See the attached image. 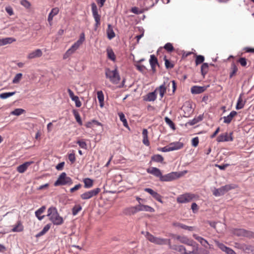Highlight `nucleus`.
Instances as JSON below:
<instances>
[{
  "label": "nucleus",
  "mask_w": 254,
  "mask_h": 254,
  "mask_svg": "<svg viewBox=\"0 0 254 254\" xmlns=\"http://www.w3.org/2000/svg\"><path fill=\"white\" fill-rule=\"evenodd\" d=\"M47 212V216L54 225H60L64 223L63 218L60 216L55 207H50Z\"/></svg>",
  "instance_id": "nucleus-1"
},
{
  "label": "nucleus",
  "mask_w": 254,
  "mask_h": 254,
  "mask_svg": "<svg viewBox=\"0 0 254 254\" xmlns=\"http://www.w3.org/2000/svg\"><path fill=\"white\" fill-rule=\"evenodd\" d=\"M171 84H172V86L173 92H174L176 89L175 81L174 80L169 81L168 79H166L162 85L156 89L155 91H156V92L157 91L159 92L160 99L163 97L166 93L167 88L169 87Z\"/></svg>",
  "instance_id": "nucleus-2"
},
{
  "label": "nucleus",
  "mask_w": 254,
  "mask_h": 254,
  "mask_svg": "<svg viewBox=\"0 0 254 254\" xmlns=\"http://www.w3.org/2000/svg\"><path fill=\"white\" fill-rule=\"evenodd\" d=\"M105 76L107 78L109 79L112 83L115 84H118L121 79L117 68L111 70L110 68H106L105 69Z\"/></svg>",
  "instance_id": "nucleus-3"
},
{
  "label": "nucleus",
  "mask_w": 254,
  "mask_h": 254,
  "mask_svg": "<svg viewBox=\"0 0 254 254\" xmlns=\"http://www.w3.org/2000/svg\"><path fill=\"white\" fill-rule=\"evenodd\" d=\"M73 182L72 179L67 177L65 172H63L59 177L57 180L55 182V186L71 185Z\"/></svg>",
  "instance_id": "nucleus-4"
},
{
  "label": "nucleus",
  "mask_w": 254,
  "mask_h": 254,
  "mask_svg": "<svg viewBox=\"0 0 254 254\" xmlns=\"http://www.w3.org/2000/svg\"><path fill=\"white\" fill-rule=\"evenodd\" d=\"M236 188V186L234 184H228L224 186H222L219 189L214 188L213 190V194L215 196H220L224 195L228 191L234 189Z\"/></svg>",
  "instance_id": "nucleus-5"
},
{
  "label": "nucleus",
  "mask_w": 254,
  "mask_h": 254,
  "mask_svg": "<svg viewBox=\"0 0 254 254\" xmlns=\"http://www.w3.org/2000/svg\"><path fill=\"white\" fill-rule=\"evenodd\" d=\"M146 237L147 240H149L150 242L157 245H163L168 244L169 245L170 243V239L154 237L148 232H146Z\"/></svg>",
  "instance_id": "nucleus-6"
},
{
  "label": "nucleus",
  "mask_w": 254,
  "mask_h": 254,
  "mask_svg": "<svg viewBox=\"0 0 254 254\" xmlns=\"http://www.w3.org/2000/svg\"><path fill=\"white\" fill-rule=\"evenodd\" d=\"M181 176L182 174L180 173L173 172L168 174L162 175V177H161V181H172L178 178H179Z\"/></svg>",
  "instance_id": "nucleus-7"
},
{
  "label": "nucleus",
  "mask_w": 254,
  "mask_h": 254,
  "mask_svg": "<svg viewBox=\"0 0 254 254\" xmlns=\"http://www.w3.org/2000/svg\"><path fill=\"white\" fill-rule=\"evenodd\" d=\"M194 197V195L190 193L179 195L177 198V201L180 203H187L191 201Z\"/></svg>",
  "instance_id": "nucleus-8"
},
{
  "label": "nucleus",
  "mask_w": 254,
  "mask_h": 254,
  "mask_svg": "<svg viewBox=\"0 0 254 254\" xmlns=\"http://www.w3.org/2000/svg\"><path fill=\"white\" fill-rule=\"evenodd\" d=\"M233 233L237 236H244L249 238H254V233L243 229H236Z\"/></svg>",
  "instance_id": "nucleus-9"
},
{
  "label": "nucleus",
  "mask_w": 254,
  "mask_h": 254,
  "mask_svg": "<svg viewBox=\"0 0 254 254\" xmlns=\"http://www.w3.org/2000/svg\"><path fill=\"white\" fill-rule=\"evenodd\" d=\"M92 11L93 17L95 21V30L100 25V15L98 14L97 7L95 3L91 4Z\"/></svg>",
  "instance_id": "nucleus-10"
},
{
  "label": "nucleus",
  "mask_w": 254,
  "mask_h": 254,
  "mask_svg": "<svg viewBox=\"0 0 254 254\" xmlns=\"http://www.w3.org/2000/svg\"><path fill=\"white\" fill-rule=\"evenodd\" d=\"M232 133H230V134L228 135L227 132H226L224 134H221L217 137L216 140L219 142L232 141L233 140V138L232 136Z\"/></svg>",
  "instance_id": "nucleus-11"
},
{
  "label": "nucleus",
  "mask_w": 254,
  "mask_h": 254,
  "mask_svg": "<svg viewBox=\"0 0 254 254\" xmlns=\"http://www.w3.org/2000/svg\"><path fill=\"white\" fill-rule=\"evenodd\" d=\"M169 247L171 249L176 252L180 253L181 254H189L187 252V248L182 245H173L169 244Z\"/></svg>",
  "instance_id": "nucleus-12"
},
{
  "label": "nucleus",
  "mask_w": 254,
  "mask_h": 254,
  "mask_svg": "<svg viewBox=\"0 0 254 254\" xmlns=\"http://www.w3.org/2000/svg\"><path fill=\"white\" fill-rule=\"evenodd\" d=\"M144 191L150 194L154 198H155L159 202L163 203L162 200V196L157 192L154 191L153 190L150 188L144 189Z\"/></svg>",
  "instance_id": "nucleus-13"
},
{
  "label": "nucleus",
  "mask_w": 254,
  "mask_h": 254,
  "mask_svg": "<svg viewBox=\"0 0 254 254\" xmlns=\"http://www.w3.org/2000/svg\"><path fill=\"white\" fill-rule=\"evenodd\" d=\"M79 46L74 43L72 46L65 52V53L63 56L64 59H66L68 58L70 55L73 54L76 50H77L79 48Z\"/></svg>",
  "instance_id": "nucleus-14"
},
{
  "label": "nucleus",
  "mask_w": 254,
  "mask_h": 254,
  "mask_svg": "<svg viewBox=\"0 0 254 254\" xmlns=\"http://www.w3.org/2000/svg\"><path fill=\"white\" fill-rule=\"evenodd\" d=\"M239 248L242 250V251H244L245 253H252L253 254H254V247H253L251 245H248L243 244L240 245L239 246Z\"/></svg>",
  "instance_id": "nucleus-15"
},
{
  "label": "nucleus",
  "mask_w": 254,
  "mask_h": 254,
  "mask_svg": "<svg viewBox=\"0 0 254 254\" xmlns=\"http://www.w3.org/2000/svg\"><path fill=\"white\" fill-rule=\"evenodd\" d=\"M207 89V86H193L190 91L192 94H197L203 92Z\"/></svg>",
  "instance_id": "nucleus-16"
},
{
  "label": "nucleus",
  "mask_w": 254,
  "mask_h": 254,
  "mask_svg": "<svg viewBox=\"0 0 254 254\" xmlns=\"http://www.w3.org/2000/svg\"><path fill=\"white\" fill-rule=\"evenodd\" d=\"M138 206L136 205L135 206L130 207L128 208H126L124 210V213L127 215H131L134 214L136 212H138Z\"/></svg>",
  "instance_id": "nucleus-17"
},
{
  "label": "nucleus",
  "mask_w": 254,
  "mask_h": 254,
  "mask_svg": "<svg viewBox=\"0 0 254 254\" xmlns=\"http://www.w3.org/2000/svg\"><path fill=\"white\" fill-rule=\"evenodd\" d=\"M147 173L152 174L154 176L159 177L160 179V180L161 181V177H162V174L161 172V171L155 167H152L151 169H148L147 170Z\"/></svg>",
  "instance_id": "nucleus-18"
},
{
  "label": "nucleus",
  "mask_w": 254,
  "mask_h": 254,
  "mask_svg": "<svg viewBox=\"0 0 254 254\" xmlns=\"http://www.w3.org/2000/svg\"><path fill=\"white\" fill-rule=\"evenodd\" d=\"M42 54L43 53L41 50L37 49L29 53L27 56V58L28 59H33L36 58H39L42 56Z\"/></svg>",
  "instance_id": "nucleus-19"
},
{
  "label": "nucleus",
  "mask_w": 254,
  "mask_h": 254,
  "mask_svg": "<svg viewBox=\"0 0 254 254\" xmlns=\"http://www.w3.org/2000/svg\"><path fill=\"white\" fill-rule=\"evenodd\" d=\"M171 151L180 149L184 146L182 142L178 141L171 143L169 144Z\"/></svg>",
  "instance_id": "nucleus-20"
},
{
  "label": "nucleus",
  "mask_w": 254,
  "mask_h": 254,
  "mask_svg": "<svg viewBox=\"0 0 254 254\" xmlns=\"http://www.w3.org/2000/svg\"><path fill=\"white\" fill-rule=\"evenodd\" d=\"M32 162H26L18 166L17 168V171L20 173H23L26 171L28 166L31 164Z\"/></svg>",
  "instance_id": "nucleus-21"
},
{
  "label": "nucleus",
  "mask_w": 254,
  "mask_h": 254,
  "mask_svg": "<svg viewBox=\"0 0 254 254\" xmlns=\"http://www.w3.org/2000/svg\"><path fill=\"white\" fill-rule=\"evenodd\" d=\"M16 41V39L12 37H6L2 39H0V46L9 44L13 42Z\"/></svg>",
  "instance_id": "nucleus-22"
},
{
  "label": "nucleus",
  "mask_w": 254,
  "mask_h": 254,
  "mask_svg": "<svg viewBox=\"0 0 254 254\" xmlns=\"http://www.w3.org/2000/svg\"><path fill=\"white\" fill-rule=\"evenodd\" d=\"M138 211H143L150 212H154L155 210L153 208L146 205L141 204L140 203L138 205Z\"/></svg>",
  "instance_id": "nucleus-23"
},
{
  "label": "nucleus",
  "mask_w": 254,
  "mask_h": 254,
  "mask_svg": "<svg viewBox=\"0 0 254 254\" xmlns=\"http://www.w3.org/2000/svg\"><path fill=\"white\" fill-rule=\"evenodd\" d=\"M193 237L198 241L203 247L207 248V245H209V248H211L208 242L201 237L198 236L196 234H193Z\"/></svg>",
  "instance_id": "nucleus-24"
},
{
  "label": "nucleus",
  "mask_w": 254,
  "mask_h": 254,
  "mask_svg": "<svg viewBox=\"0 0 254 254\" xmlns=\"http://www.w3.org/2000/svg\"><path fill=\"white\" fill-rule=\"evenodd\" d=\"M237 114V113L235 111H232L229 115H228L227 117H224V123L226 124H230L232 119Z\"/></svg>",
  "instance_id": "nucleus-25"
},
{
  "label": "nucleus",
  "mask_w": 254,
  "mask_h": 254,
  "mask_svg": "<svg viewBox=\"0 0 254 254\" xmlns=\"http://www.w3.org/2000/svg\"><path fill=\"white\" fill-rule=\"evenodd\" d=\"M142 136H143V140H142L143 143L146 146H149L150 143H149V140L148 139V131H147V129L144 128L143 129Z\"/></svg>",
  "instance_id": "nucleus-26"
},
{
  "label": "nucleus",
  "mask_w": 254,
  "mask_h": 254,
  "mask_svg": "<svg viewBox=\"0 0 254 254\" xmlns=\"http://www.w3.org/2000/svg\"><path fill=\"white\" fill-rule=\"evenodd\" d=\"M106 32L108 38L109 39H112L115 37V33L114 32L113 28L111 24H109L108 25V28Z\"/></svg>",
  "instance_id": "nucleus-27"
},
{
  "label": "nucleus",
  "mask_w": 254,
  "mask_h": 254,
  "mask_svg": "<svg viewBox=\"0 0 254 254\" xmlns=\"http://www.w3.org/2000/svg\"><path fill=\"white\" fill-rule=\"evenodd\" d=\"M45 209L46 206H43L35 212V215L39 220H41L44 218L45 215L40 216V215L45 211Z\"/></svg>",
  "instance_id": "nucleus-28"
},
{
  "label": "nucleus",
  "mask_w": 254,
  "mask_h": 254,
  "mask_svg": "<svg viewBox=\"0 0 254 254\" xmlns=\"http://www.w3.org/2000/svg\"><path fill=\"white\" fill-rule=\"evenodd\" d=\"M173 225L175 227H179L183 229L188 230L190 231H192L193 230V227L191 226H188L178 222L173 223Z\"/></svg>",
  "instance_id": "nucleus-29"
},
{
  "label": "nucleus",
  "mask_w": 254,
  "mask_h": 254,
  "mask_svg": "<svg viewBox=\"0 0 254 254\" xmlns=\"http://www.w3.org/2000/svg\"><path fill=\"white\" fill-rule=\"evenodd\" d=\"M242 96V95L241 94L238 99L237 105L236 106V109L237 110H240L242 109L245 104L246 101H244L243 100Z\"/></svg>",
  "instance_id": "nucleus-30"
},
{
  "label": "nucleus",
  "mask_w": 254,
  "mask_h": 254,
  "mask_svg": "<svg viewBox=\"0 0 254 254\" xmlns=\"http://www.w3.org/2000/svg\"><path fill=\"white\" fill-rule=\"evenodd\" d=\"M51 224H48L45 226L43 230L36 235V237L39 238L45 234L50 229Z\"/></svg>",
  "instance_id": "nucleus-31"
},
{
  "label": "nucleus",
  "mask_w": 254,
  "mask_h": 254,
  "mask_svg": "<svg viewBox=\"0 0 254 254\" xmlns=\"http://www.w3.org/2000/svg\"><path fill=\"white\" fill-rule=\"evenodd\" d=\"M97 98L100 103V106L103 107L104 106V96L102 91H98L97 93Z\"/></svg>",
  "instance_id": "nucleus-32"
},
{
  "label": "nucleus",
  "mask_w": 254,
  "mask_h": 254,
  "mask_svg": "<svg viewBox=\"0 0 254 254\" xmlns=\"http://www.w3.org/2000/svg\"><path fill=\"white\" fill-rule=\"evenodd\" d=\"M107 52L108 58L112 61H115L116 56L113 50L111 48H108L107 49Z\"/></svg>",
  "instance_id": "nucleus-33"
},
{
  "label": "nucleus",
  "mask_w": 254,
  "mask_h": 254,
  "mask_svg": "<svg viewBox=\"0 0 254 254\" xmlns=\"http://www.w3.org/2000/svg\"><path fill=\"white\" fill-rule=\"evenodd\" d=\"M231 70L229 75L230 78H232L238 71V67L234 63H232L231 64Z\"/></svg>",
  "instance_id": "nucleus-34"
},
{
  "label": "nucleus",
  "mask_w": 254,
  "mask_h": 254,
  "mask_svg": "<svg viewBox=\"0 0 254 254\" xmlns=\"http://www.w3.org/2000/svg\"><path fill=\"white\" fill-rule=\"evenodd\" d=\"M149 63L151 66H159V64L158 62V60L157 58L154 55H151L150 56V58L149 60Z\"/></svg>",
  "instance_id": "nucleus-35"
},
{
  "label": "nucleus",
  "mask_w": 254,
  "mask_h": 254,
  "mask_svg": "<svg viewBox=\"0 0 254 254\" xmlns=\"http://www.w3.org/2000/svg\"><path fill=\"white\" fill-rule=\"evenodd\" d=\"M208 64L207 63H203L201 66V73L203 77L208 72Z\"/></svg>",
  "instance_id": "nucleus-36"
},
{
  "label": "nucleus",
  "mask_w": 254,
  "mask_h": 254,
  "mask_svg": "<svg viewBox=\"0 0 254 254\" xmlns=\"http://www.w3.org/2000/svg\"><path fill=\"white\" fill-rule=\"evenodd\" d=\"M23 230V226L20 221H18L12 229V232H21Z\"/></svg>",
  "instance_id": "nucleus-37"
},
{
  "label": "nucleus",
  "mask_w": 254,
  "mask_h": 254,
  "mask_svg": "<svg viewBox=\"0 0 254 254\" xmlns=\"http://www.w3.org/2000/svg\"><path fill=\"white\" fill-rule=\"evenodd\" d=\"M203 119V115H199L198 117L194 118L193 120L188 122V124L191 126L194 125L199 122L202 121Z\"/></svg>",
  "instance_id": "nucleus-38"
},
{
  "label": "nucleus",
  "mask_w": 254,
  "mask_h": 254,
  "mask_svg": "<svg viewBox=\"0 0 254 254\" xmlns=\"http://www.w3.org/2000/svg\"><path fill=\"white\" fill-rule=\"evenodd\" d=\"M84 187L86 188H90L93 186V180L89 178H85L83 180Z\"/></svg>",
  "instance_id": "nucleus-39"
},
{
  "label": "nucleus",
  "mask_w": 254,
  "mask_h": 254,
  "mask_svg": "<svg viewBox=\"0 0 254 254\" xmlns=\"http://www.w3.org/2000/svg\"><path fill=\"white\" fill-rule=\"evenodd\" d=\"M151 160L156 162L162 163L164 160V158L161 155L156 154L151 157Z\"/></svg>",
  "instance_id": "nucleus-40"
},
{
  "label": "nucleus",
  "mask_w": 254,
  "mask_h": 254,
  "mask_svg": "<svg viewBox=\"0 0 254 254\" xmlns=\"http://www.w3.org/2000/svg\"><path fill=\"white\" fill-rule=\"evenodd\" d=\"M156 99V91L149 93L147 95V100L148 101H154Z\"/></svg>",
  "instance_id": "nucleus-41"
},
{
  "label": "nucleus",
  "mask_w": 254,
  "mask_h": 254,
  "mask_svg": "<svg viewBox=\"0 0 254 254\" xmlns=\"http://www.w3.org/2000/svg\"><path fill=\"white\" fill-rule=\"evenodd\" d=\"M25 113V110L21 108H17L11 112V114L15 116H19Z\"/></svg>",
  "instance_id": "nucleus-42"
},
{
  "label": "nucleus",
  "mask_w": 254,
  "mask_h": 254,
  "mask_svg": "<svg viewBox=\"0 0 254 254\" xmlns=\"http://www.w3.org/2000/svg\"><path fill=\"white\" fill-rule=\"evenodd\" d=\"M16 93V92H5L0 94V98L4 99L7 98L12 95H14Z\"/></svg>",
  "instance_id": "nucleus-43"
},
{
  "label": "nucleus",
  "mask_w": 254,
  "mask_h": 254,
  "mask_svg": "<svg viewBox=\"0 0 254 254\" xmlns=\"http://www.w3.org/2000/svg\"><path fill=\"white\" fill-rule=\"evenodd\" d=\"M22 77V74L21 73H17L14 77L12 80V83L13 84H17L21 80Z\"/></svg>",
  "instance_id": "nucleus-44"
},
{
  "label": "nucleus",
  "mask_w": 254,
  "mask_h": 254,
  "mask_svg": "<svg viewBox=\"0 0 254 254\" xmlns=\"http://www.w3.org/2000/svg\"><path fill=\"white\" fill-rule=\"evenodd\" d=\"M166 123L173 129H176L174 123L168 117H166L164 118Z\"/></svg>",
  "instance_id": "nucleus-45"
},
{
  "label": "nucleus",
  "mask_w": 254,
  "mask_h": 254,
  "mask_svg": "<svg viewBox=\"0 0 254 254\" xmlns=\"http://www.w3.org/2000/svg\"><path fill=\"white\" fill-rule=\"evenodd\" d=\"M73 115L74 116V117H75V118L76 119V122L80 125H82V121H81V118L80 117V115H79V114L78 113V112L77 111H76V110H73Z\"/></svg>",
  "instance_id": "nucleus-46"
},
{
  "label": "nucleus",
  "mask_w": 254,
  "mask_h": 254,
  "mask_svg": "<svg viewBox=\"0 0 254 254\" xmlns=\"http://www.w3.org/2000/svg\"><path fill=\"white\" fill-rule=\"evenodd\" d=\"M82 209L80 205H75L72 209V213L73 215H76Z\"/></svg>",
  "instance_id": "nucleus-47"
},
{
  "label": "nucleus",
  "mask_w": 254,
  "mask_h": 254,
  "mask_svg": "<svg viewBox=\"0 0 254 254\" xmlns=\"http://www.w3.org/2000/svg\"><path fill=\"white\" fill-rule=\"evenodd\" d=\"M100 190H101L100 188H96L95 189L91 190L90 191H88V192H89V195L91 198L97 195L99 193Z\"/></svg>",
  "instance_id": "nucleus-48"
},
{
  "label": "nucleus",
  "mask_w": 254,
  "mask_h": 254,
  "mask_svg": "<svg viewBox=\"0 0 254 254\" xmlns=\"http://www.w3.org/2000/svg\"><path fill=\"white\" fill-rule=\"evenodd\" d=\"M165 65L166 68H172L174 66V64L171 63L169 60L166 58V57H164Z\"/></svg>",
  "instance_id": "nucleus-49"
},
{
  "label": "nucleus",
  "mask_w": 254,
  "mask_h": 254,
  "mask_svg": "<svg viewBox=\"0 0 254 254\" xmlns=\"http://www.w3.org/2000/svg\"><path fill=\"white\" fill-rule=\"evenodd\" d=\"M164 48L169 52H172L174 50L172 44L170 43H166L164 46Z\"/></svg>",
  "instance_id": "nucleus-50"
},
{
  "label": "nucleus",
  "mask_w": 254,
  "mask_h": 254,
  "mask_svg": "<svg viewBox=\"0 0 254 254\" xmlns=\"http://www.w3.org/2000/svg\"><path fill=\"white\" fill-rule=\"evenodd\" d=\"M85 40V36L84 34L83 33H81L80 36V38L75 42L74 43L76 45H77L78 46H80L83 41Z\"/></svg>",
  "instance_id": "nucleus-51"
},
{
  "label": "nucleus",
  "mask_w": 254,
  "mask_h": 254,
  "mask_svg": "<svg viewBox=\"0 0 254 254\" xmlns=\"http://www.w3.org/2000/svg\"><path fill=\"white\" fill-rule=\"evenodd\" d=\"M204 61V57L201 55L196 56L195 59V64L196 65H198L202 63Z\"/></svg>",
  "instance_id": "nucleus-52"
},
{
  "label": "nucleus",
  "mask_w": 254,
  "mask_h": 254,
  "mask_svg": "<svg viewBox=\"0 0 254 254\" xmlns=\"http://www.w3.org/2000/svg\"><path fill=\"white\" fill-rule=\"evenodd\" d=\"M119 117L120 120L123 122V125L125 127H127V122L125 118L124 114L123 113H119Z\"/></svg>",
  "instance_id": "nucleus-53"
},
{
  "label": "nucleus",
  "mask_w": 254,
  "mask_h": 254,
  "mask_svg": "<svg viewBox=\"0 0 254 254\" xmlns=\"http://www.w3.org/2000/svg\"><path fill=\"white\" fill-rule=\"evenodd\" d=\"M73 152L74 151L73 150L72 153H69L68 155V159L72 164L74 163L75 161V154Z\"/></svg>",
  "instance_id": "nucleus-54"
},
{
  "label": "nucleus",
  "mask_w": 254,
  "mask_h": 254,
  "mask_svg": "<svg viewBox=\"0 0 254 254\" xmlns=\"http://www.w3.org/2000/svg\"><path fill=\"white\" fill-rule=\"evenodd\" d=\"M215 243L220 249H221L222 251L225 252V250L227 248L226 246L216 240L215 241Z\"/></svg>",
  "instance_id": "nucleus-55"
},
{
  "label": "nucleus",
  "mask_w": 254,
  "mask_h": 254,
  "mask_svg": "<svg viewBox=\"0 0 254 254\" xmlns=\"http://www.w3.org/2000/svg\"><path fill=\"white\" fill-rule=\"evenodd\" d=\"M77 143L79 145L80 147L83 149H87V144L86 143L82 140H79L77 141Z\"/></svg>",
  "instance_id": "nucleus-56"
},
{
  "label": "nucleus",
  "mask_w": 254,
  "mask_h": 254,
  "mask_svg": "<svg viewBox=\"0 0 254 254\" xmlns=\"http://www.w3.org/2000/svg\"><path fill=\"white\" fill-rule=\"evenodd\" d=\"M135 66L136 68H137V69L138 70H139V71H140L141 72H142L143 73L145 72V70H146V67L144 65L136 64L135 65Z\"/></svg>",
  "instance_id": "nucleus-57"
},
{
  "label": "nucleus",
  "mask_w": 254,
  "mask_h": 254,
  "mask_svg": "<svg viewBox=\"0 0 254 254\" xmlns=\"http://www.w3.org/2000/svg\"><path fill=\"white\" fill-rule=\"evenodd\" d=\"M20 4L26 8H29L31 6L30 2L27 0H21L20 1Z\"/></svg>",
  "instance_id": "nucleus-58"
},
{
  "label": "nucleus",
  "mask_w": 254,
  "mask_h": 254,
  "mask_svg": "<svg viewBox=\"0 0 254 254\" xmlns=\"http://www.w3.org/2000/svg\"><path fill=\"white\" fill-rule=\"evenodd\" d=\"M75 102V106L76 107H80L81 106V103L79 100V99L78 96H76L72 100Z\"/></svg>",
  "instance_id": "nucleus-59"
},
{
  "label": "nucleus",
  "mask_w": 254,
  "mask_h": 254,
  "mask_svg": "<svg viewBox=\"0 0 254 254\" xmlns=\"http://www.w3.org/2000/svg\"><path fill=\"white\" fill-rule=\"evenodd\" d=\"M177 240H179V241L183 244L187 243L188 242V238L186 237H181L178 236L177 238Z\"/></svg>",
  "instance_id": "nucleus-60"
},
{
  "label": "nucleus",
  "mask_w": 254,
  "mask_h": 254,
  "mask_svg": "<svg viewBox=\"0 0 254 254\" xmlns=\"http://www.w3.org/2000/svg\"><path fill=\"white\" fill-rule=\"evenodd\" d=\"M199 143V139L198 137H195L193 138H192L191 140V144L194 147L197 146Z\"/></svg>",
  "instance_id": "nucleus-61"
},
{
  "label": "nucleus",
  "mask_w": 254,
  "mask_h": 254,
  "mask_svg": "<svg viewBox=\"0 0 254 254\" xmlns=\"http://www.w3.org/2000/svg\"><path fill=\"white\" fill-rule=\"evenodd\" d=\"M238 62L242 66H245L247 65V60L245 58H240Z\"/></svg>",
  "instance_id": "nucleus-62"
},
{
  "label": "nucleus",
  "mask_w": 254,
  "mask_h": 254,
  "mask_svg": "<svg viewBox=\"0 0 254 254\" xmlns=\"http://www.w3.org/2000/svg\"><path fill=\"white\" fill-rule=\"evenodd\" d=\"M80 197L82 199H88L91 198L88 191L81 194Z\"/></svg>",
  "instance_id": "nucleus-63"
},
{
  "label": "nucleus",
  "mask_w": 254,
  "mask_h": 254,
  "mask_svg": "<svg viewBox=\"0 0 254 254\" xmlns=\"http://www.w3.org/2000/svg\"><path fill=\"white\" fill-rule=\"evenodd\" d=\"M227 254H236V253L230 248L227 247L226 248L225 252Z\"/></svg>",
  "instance_id": "nucleus-64"
}]
</instances>
